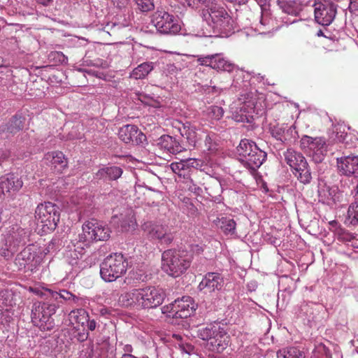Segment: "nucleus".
I'll use <instances>...</instances> for the list:
<instances>
[{
    "label": "nucleus",
    "mask_w": 358,
    "mask_h": 358,
    "mask_svg": "<svg viewBox=\"0 0 358 358\" xmlns=\"http://www.w3.org/2000/svg\"><path fill=\"white\" fill-rule=\"evenodd\" d=\"M201 15L206 22L210 36L228 37L234 32V22L222 4L211 3L203 8Z\"/></svg>",
    "instance_id": "obj_1"
},
{
    "label": "nucleus",
    "mask_w": 358,
    "mask_h": 358,
    "mask_svg": "<svg viewBox=\"0 0 358 358\" xmlns=\"http://www.w3.org/2000/svg\"><path fill=\"white\" fill-rule=\"evenodd\" d=\"M192 262V257L185 250L169 249L162 255V269L167 275L177 278L186 272Z\"/></svg>",
    "instance_id": "obj_2"
},
{
    "label": "nucleus",
    "mask_w": 358,
    "mask_h": 358,
    "mask_svg": "<svg viewBox=\"0 0 358 358\" xmlns=\"http://www.w3.org/2000/svg\"><path fill=\"white\" fill-rule=\"evenodd\" d=\"M238 160L251 171H255L266 160V153L252 141L243 139L237 147Z\"/></svg>",
    "instance_id": "obj_3"
},
{
    "label": "nucleus",
    "mask_w": 358,
    "mask_h": 358,
    "mask_svg": "<svg viewBox=\"0 0 358 358\" xmlns=\"http://www.w3.org/2000/svg\"><path fill=\"white\" fill-rule=\"evenodd\" d=\"M28 241L29 232L27 230L17 225L12 226L0 248V256L6 260L11 259L19 248Z\"/></svg>",
    "instance_id": "obj_4"
},
{
    "label": "nucleus",
    "mask_w": 358,
    "mask_h": 358,
    "mask_svg": "<svg viewBox=\"0 0 358 358\" xmlns=\"http://www.w3.org/2000/svg\"><path fill=\"white\" fill-rule=\"evenodd\" d=\"M128 262L121 253L107 256L100 265V275L106 282H113L127 271Z\"/></svg>",
    "instance_id": "obj_5"
},
{
    "label": "nucleus",
    "mask_w": 358,
    "mask_h": 358,
    "mask_svg": "<svg viewBox=\"0 0 358 358\" xmlns=\"http://www.w3.org/2000/svg\"><path fill=\"white\" fill-rule=\"evenodd\" d=\"M58 304L48 301L35 302L31 309V321L34 325L43 330H50L53 327V320L51 316L55 313Z\"/></svg>",
    "instance_id": "obj_6"
},
{
    "label": "nucleus",
    "mask_w": 358,
    "mask_h": 358,
    "mask_svg": "<svg viewBox=\"0 0 358 358\" xmlns=\"http://www.w3.org/2000/svg\"><path fill=\"white\" fill-rule=\"evenodd\" d=\"M43 258V255L38 254L34 245H29L16 255L14 264L20 271L34 273L38 270Z\"/></svg>",
    "instance_id": "obj_7"
},
{
    "label": "nucleus",
    "mask_w": 358,
    "mask_h": 358,
    "mask_svg": "<svg viewBox=\"0 0 358 358\" xmlns=\"http://www.w3.org/2000/svg\"><path fill=\"white\" fill-rule=\"evenodd\" d=\"M35 218L43 231H53L59 221V208L51 202L38 204L35 210Z\"/></svg>",
    "instance_id": "obj_8"
},
{
    "label": "nucleus",
    "mask_w": 358,
    "mask_h": 358,
    "mask_svg": "<svg viewBox=\"0 0 358 358\" xmlns=\"http://www.w3.org/2000/svg\"><path fill=\"white\" fill-rule=\"evenodd\" d=\"M152 23L157 31L162 34L176 35L181 29L179 19L164 10H157L153 14Z\"/></svg>",
    "instance_id": "obj_9"
},
{
    "label": "nucleus",
    "mask_w": 358,
    "mask_h": 358,
    "mask_svg": "<svg viewBox=\"0 0 358 358\" xmlns=\"http://www.w3.org/2000/svg\"><path fill=\"white\" fill-rule=\"evenodd\" d=\"M110 231L104 224L91 220L85 222L83 225V233L79 234L78 238L87 243L92 241H106L110 237Z\"/></svg>",
    "instance_id": "obj_10"
},
{
    "label": "nucleus",
    "mask_w": 358,
    "mask_h": 358,
    "mask_svg": "<svg viewBox=\"0 0 358 358\" xmlns=\"http://www.w3.org/2000/svg\"><path fill=\"white\" fill-rule=\"evenodd\" d=\"M300 147L315 163L322 162L327 153L326 142L321 137L303 136L300 141Z\"/></svg>",
    "instance_id": "obj_11"
},
{
    "label": "nucleus",
    "mask_w": 358,
    "mask_h": 358,
    "mask_svg": "<svg viewBox=\"0 0 358 358\" xmlns=\"http://www.w3.org/2000/svg\"><path fill=\"white\" fill-rule=\"evenodd\" d=\"M233 119L236 122H251L255 113L254 100L252 99H238L230 106Z\"/></svg>",
    "instance_id": "obj_12"
},
{
    "label": "nucleus",
    "mask_w": 358,
    "mask_h": 358,
    "mask_svg": "<svg viewBox=\"0 0 358 358\" xmlns=\"http://www.w3.org/2000/svg\"><path fill=\"white\" fill-rule=\"evenodd\" d=\"M87 243L80 240L71 241L66 247L64 258L67 263L71 265L76 270L83 269L84 262L83 257L85 253V247Z\"/></svg>",
    "instance_id": "obj_13"
},
{
    "label": "nucleus",
    "mask_w": 358,
    "mask_h": 358,
    "mask_svg": "<svg viewBox=\"0 0 358 358\" xmlns=\"http://www.w3.org/2000/svg\"><path fill=\"white\" fill-rule=\"evenodd\" d=\"M314 14L315 21L322 25L329 26L335 19L337 6L330 1L323 0L315 2Z\"/></svg>",
    "instance_id": "obj_14"
},
{
    "label": "nucleus",
    "mask_w": 358,
    "mask_h": 358,
    "mask_svg": "<svg viewBox=\"0 0 358 358\" xmlns=\"http://www.w3.org/2000/svg\"><path fill=\"white\" fill-rule=\"evenodd\" d=\"M196 307L192 297L184 296L170 303L166 308L173 317L187 318L194 314Z\"/></svg>",
    "instance_id": "obj_15"
},
{
    "label": "nucleus",
    "mask_w": 358,
    "mask_h": 358,
    "mask_svg": "<svg viewBox=\"0 0 358 358\" xmlns=\"http://www.w3.org/2000/svg\"><path fill=\"white\" fill-rule=\"evenodd\" d=\"M149 286L143 288L133 289L122 294L119 302L124 306H136L138 308H148V293Z\"/></svg>",
    "instance_id": "obj_16"
},
{
    "label": "nucleus",
    "mask_w": 358,
    "mask_h": 358,
    "mask_svg": "<svg viewBox=\"0 0 358 358\" xmlns=\"http://www.w3.org/2000/svg\"><path fill=\"white\" fill-rule=\"evenodd\" d=\"M143 229L149 238L157 240L162 244L169 245L173 240V234L163 225L148 222L144 224Z\"/></svg>",
    "instance_id": "obj_17"
},
{
    "label": "nucleus",
    "mask_w": 358,
    "mask_h": 358,
    "mask_svg": "<svg viewBox=\"0 0 358 358\" xmlns=\"http://www.w3.org/2000/svg\"><path fill=\"white\" fill-rule=\"evenodd\" d=\"M336 165L341 175L358 178V155H349L338 157Z\"/></svg>",
    "instance_id": "obj_18"
},
{
    "label": "nucleus",
    "mask_w": 358,
    "mask_h": 358,
    "mask_svg": "<svg viewBox=\"0 0 358 358\" xmlns=\"http://www.w3.org/2000/svg\"><path fill=\"white\" fill-rule=\"evenodd\" d=\"M118 136L125 143L141 145L146 141L145 135L134 124H127L121 127Z\"/></svg>",
    "instance_id": "obj_19"
},
{
    "label": "nucleus",
    "mask_w": 358,
    "mask_h": 358,
    "mask_svg": "<svg viewBox=\"0 0 358 358\" xmlns=\"http://www.w3.org/2000/svg\"><path fill=\"white\" fill-rule=\"evenodd\" d=\"M201 166V161L194 158L181 159L179 162H173L170 165L172 171L184 179H189L192 170L197 169Z\"/></svg>",
    "instance_id": "obj_20"
},
{
    "label": "nucleus",
    "mask_w": 358,
    "mask_h": 358,
    "mask_svg": "<svg viewBox=\"0 0 358 358\" xmlns=\"http://www.w3.org/2000/svg\"><path fill=\"white\" fill-rule=\"evenodd\" d=\"M224 285V278L220 273H208L199 283V289L207 294L221 290Z\"/></svg>",
    "instance_id": "obj_21"
},
{
    "label": "nucleus",
    "mask_w": 358,
    "mask_h": 358,
    "mask_svg": "<svg viewBox=\"0 0 358 358\" xmlns=\"http://www.w3.org/2000/svg\"><path fill=\"white\" fill-rule=\"evenodd\" d=\"M272 136L278 141L285 144L294 142L298 138V134L294 126H275L272 129Z\"/></svg>",
    "instance_id": "obj_22"
},
{
    "label": "nucleus",
    "mask_w": 358,
    "mask_h": 358,
    "mask_svg": "<svg viewBox=\"0 0 358 358\" xmlns=\"http://www.w3.org/2000/svg\"><path fill=\"white\" fill-rule=\"evenodd\" d=\"M23 185L22 180L15 174H8L0 178V198L6 193L16 192Z\"/></svg>",
    "instance_id": "obj_23"
},
{
    "label": "nucleus",
    "mask_w": 358,
    "mask_h": 358,
    "mask_svg": "<svg viewBox=\"0 0 358 358\" xmlns=\"http://www.w3.org/2000/svg\"><path fill=\"white\" fill-rule=\"evenodd\" d=\"M44 162L50 164L52 169L57 173H61L67 166V159L59 151L48 152L44 157Z\"/></svg>",
    "instance_id": "obj_24"
},
{
    "label": "nucleus",
    "mask_w": 358,
    "mask_h": 358,
    "mask_svg": "<svg viewBox=\"0 0 358 358\" xmlns=\"http://www.w3.org/2000/svg\"><path fill=\"white\" fill-rule=\"evenodd\" d=\"M213 338L211 341L207 343V347L210 351L222 352L229 345V336L223 327Z\"/></svg>",
    "instance_id": "obj_25"
},
{
    "label": "nucleus",
    "mask_w": 358,
    "mask_h": 358,
    "mask_svg": "<svg viewBox=\"0 0 358 358\" xmlns=\"http://www.w3.org/2000/svg\"><path fill=\"white\" fill-rule=\"evenodd\" d=\"M213 62L211 68L217 71H223L232 72L234 71L236 73V76L243 74V71L240 70L234 64L227 59L222 54L213 55Z\"/></svg>",
    "instance_id": "obj_26"
},
{
    "label": "nucleus",
    "mask_w": 358,
    "mask_h": 358,
    "mask_svg": "<svg viewBox=\"0 0 358 358\" xmlns=\"http://www.w3.org/2000/svg\"><path fill=\"white\" fill-rule=\"evenodd\" d=\"M123 171L120 167L112 166L99 169L95 173L94 178L103 180H116L122 175Z\"/></svg>",
    "instance_id": "obj_27"
},
{
    "label": "nucleus",
    "mask_w": 358,
    "mask_h": 358,
    "mask_svg": "<svg viewBox=\"0 0 358 358\" xmlns=\"http://www.w3.org/2000/svg\"><path fill=\"white\" fill-rule=\"evenodd\" d=\"M157 145L161 149L173 155L180 153L185 150V148L176 141V138L169 135H164L161 136Z\"/></svg>",
    "instance_id": "obj_28"
},
{
    "label": "nucleus",
    "mask_w": 358,
    "mask_h": 358,
    "mask_svg": "<svg viewBox=\"0 0 358 358\" xmlns=\"http://www.w3.org/2000/svg\"><path fill=\"white\" fill-rule=\"evenodd\" d=\"M166 298L165 291L158 287L149 286L148 293V308H155L159 306Z\"/></svg>",
    "instance_id": "obj_29"
},
{
    "label": "nucleus",
    "mask_w": 358,
    "mask_h": 358,
    "mask_svg": "<svg viewBox=\"0 0 358 358\" xmlns=\"http://www.w3.org/2000/svg\"><path fill=\"white\" fill-rule=\"evenodd\" d=\"M284 157L286 163L293 170L305 164L307 162L303 155L292 148L287 149L284 152Z\"/></svg>",
    "instance_id": "obj_30"
},
{
    "label": "nucleus",
    "mask_w": 358,
    "mask_h": 358,
    "mask_svg": "<svg viewBox=\"0 0 358 358\" xmlns=\"http://www.w3.org/2000/svg\"><path fill=\"white\" fill-rule=\"evenodd\" d=\"M278 4L282 11L292 16H297L303 10V6L299 0H278Z\"/></svg>",
    "instance_id": "obj_31"
},
{
    "label": "nucleus",
    "mask_w": 358,
    "mask_h": 358,
    "mask_svg": "<svg viewBox=\"0 0 358 358\" xmlns=\"http://www.w3.org/2000/svg\"><path fill=\"white\" fill-rule=\"evenodd\" d=\"M213 222L226 236H236V223L233 219L227 217H217Z\"/></svg>",
    "instance_id": "obj_32"
},
{
    "label": "nucleus",
    "mask_w": 358,
    "mask_h": 358,
    "mask_svg": "<svg viewBox=\"0 0 358 358\" xmlns=\"http://www.w3.org/2000/svg\"><path fill=\"white\" fill-rule=\"evenodd\" d=\"M47 299H50L52 303L58 304V307L60 303H62L64 301H70L71 299L75 300L76 298L72 293L69 292L66 289L60 290L59 292L52 291L50 289L45 290Z\"/></svg>",
    "instance_id": "obj_33"
},
{
    "label": "nucleus",
    "mask_w": 358,
    "mask_h": 358,
    "mask_svg": "<svg viewBox=\"0 0 358 358\" xmlns=\"http://www.w3.org/2000/svg\"><path fill=\"white\" fill-rule=\"evenodd\" d=\"M221 327L220 323L217 322L211 323L206 327H200L197 330V336L208 343L212 341L213 336L219 332Z\"/></svg>",
    "instance_id": "obj_34"
},
{
    "label": "nucleus",
    "mask_w": 358,
    "mask_h": 358,
    "mask_svg": "<svg viewBox=\"0 0 358 358\" xmlns=\"http://www.w3.org/2000/svg\"><path fill=\"white\" fill-rule=\"evenodd\" d=\"M220 138L217 134L213 132L205 134L204 138V152L208 154H213L220 148Z\"/></svg>",
    "instance_id": "obj_35"
},
{
    "label": "nucleus",
    "mask_w": 358,
    "mask_h": 358,
    "mask_svg": "<svg viewBox=\"0 0 358 358\" xmlns=\"http://www.w3.org/2000/svg\"><path fill=\"white\" fill-rule=\"evenodd\" d=\"M292 173L297 180L303 185L309 184L312 180L310 169L307 162L303 166L293 170Z\"/></svg>",
    "instance_id": "obj_36"
},
{
    "label": "nucleus",
    "mask_w": 358,
    "mask_h": 358,
    "mask_svg": "<svg viewBox=\"0 0 358 358\" xmlns=\"http://www.w3.org/2000/svg\"><path fill=\"white\" fill-rule=\"evenodd\" d=\"M154 69V63L146 62L139 64L130 74V77L136 80L145 78Z\"/></svg>",
    "instance_id": "obj_37"
},
{
    "label": "nucleus",
    "mask_w": 358,
    "mask_h": 358,
    "mask_svg": "<svg viewBox=\"0 0 358 358\" xmlns=\"http://www.w3.org/2000/svg\"><path fill=\"white\" fill-rule=\"evenodd\" d=\"M278 358H305L303 351L299 348L291 346L284 348L277 352Z\"/></svg>",
    "instance_id": "obj_38"
},
{
    "label": "nucleus",
    "mask_w": 358,
    "mask_h": 358,
    "mask_svg": "<svg viewBox=\"0 0 358 358\" xmlns=\"http://www.w3.org/2000/svg\"><path fill=\"white\" fill-rule=\"evenodd\" d=\"M336 189L329 186L320 187L318 189V196L320 201L329 203L335 200Z\"/></svg>",
    "instance_id": "obj_39"
},
{
    "label": "nucleus",
    "mask_w": 358,
    "mask_h": 358,
    "mask_svg": "<svg viewBox=\"0 0 358 358\" xmlns=\"http://www.w3.org/2000/svg\"><path fill=\"white\" fill-rule=\"evenodd\" d=\"M121 216L120 227L123 231L135 229L136 222L131 210H129L125 215H121Z\"/></svg>",
    "instance_id": "obj_40"
},
{
    "label": "nucleus",
    "mask_w": 358,
    "mask_h": 358,
    "mask_svg": "<svg viewBox=\"0 0 358 358\" xmlns=\"http://www.w3.org/2000/svg\"><path fill=\"white\" fill-rule=\"evenodd\" d=\"M138 99L145 105L153 108H159L161 106V103L158 96H155L144 92H141L138 94Z\"/></svg>",
    "instance_id": "obj_41"
},
{
    "label": "nucleus",
    "mask_w": 358,
    "mask_h": 358,
    "mask_svg": "<svg viewBox=\"0 0 358 358\" xmlns=\"http://www.w3.org/2000/svg\"><path fill=\"white\" fill-rule=\"evenodd\" d=\"M182 136L186 138L188 143L192 146H195L198 141V134L193 127H185L183 131L181 132Z\"/></svg>",
    "instance_id": "obj_42"
},
{
    "label": "nucleus",
    "mask_w": 358,
    "mask_h": 358,
    "mask_svg": "<svg viewBox=\"0 0 358 358\" xmlns=\"http://www.w3.org/2000/svg\"><path fill=\"white\" fill-rule=\"evenodd\" d=\"M71 320L84 325L87 321L88 315L84 309L73 310L69 314Z\"/></svg>",
    "instance_id": "obj_43"
},
{
    "label": "nucleus",
    "mask_w": 358,
    "mask_h": 358,
    "mask_svg": "<svg viewBox=\"0 0 358 358\" xmlns=\"http://www.w3.org/2000/svg\"><path fill=\"white\" fill-rule=\"evenodd\" d=\"M23 118L21 116L13 117L8 122V132L14 134L23 129Z\"/></svg>",
    "instance_id": "obj_44"
},
{
    "label": "nucleus",
    "mask_w": 358,
    "mask_h": 358,
    "mask_svg": "<svg viewBox=\"0 0 358 358\" xmlns=\"http://www.w3.org/2000/svg\"><path fill=\"white\" fill-rule=\"evenodd\" d=\"M206 115L213 120H219L224 115V110L220 106H211L207 108Z\"/></svg>",
    "instance_id": "obj_45"
},
{
    "label": "nucleus",
    "mask_w": 358,
    "mask_h": 358,
    "mask_svg": "<svg viewBox=\"0 0 358 358\" xmlns=\"http://www.w3.org/2000/svg\"><path fill=\"white\" fill-rule=\"evenodd\" d=\"M312 358H331L328 348L322 343L318 344L313 352Z\"/></svg>",
    "instance_id": "obj_46"
},
{
    "label": "nucleus",
    "mask_w": 358,
    "mask_h": 358,
    "mask_svg": "<svg viewBox=\"0 0 358 358\" xmlns=\"http://www.w3.org/2000/svg\"><path fill=\"white\" fill-rule=\"evenodd\" d=\"M348 216L352 224H358V201H355L350 205Z\"/></svg>",
    "instance_id": "obj_47"
},
{
    "label": "nucleus",
    "mask_w": 358,
    "mask_h": 358,
    "mask_svg": "<svg viewBox=\"0 0 358 358\" xmlns=\"http://www.w3.org/2000/svg\"><path fill=\"white\" fill-rule=\"evenodd\" d=\"M135 1L142 12H148L154 8L152 0H135Z\"/></svg>",
    "instance_id": "obj_48"
},
{
    "label": "nucleus",
    "mask_w": 358,
    "mask_h": 358,
    "mask_svg": "<svg viewBox=\"0 0 358 358\" xmlns=\"http://www.w3.org/2000/svg\"><path fill=\"white\" fill-rule=\"evenodd\" d=\"M82 65L86 66L101 67L103 69H105L108 66L106 62H103L102 59L99 58L94 60L83 59Z\"/></svg>",
    "instance_id": "obj_49"
},
{
    "label": "nucleus",
    "mask_w": 358,
    "mask_h": 358,
    "mask_svg": "<svg viewBox=\"0 0 358 358\" xmlns=\"http://www.w3.org/2000/svg\"><path fill=\"white\" fill-rule=\"evenodd\" d=\"M185 2L192 8H197L200 5H204V8H207L211 3H217L215 0H185Z\"/></svg>",
    "instance_id": "obj_50"
},
{
    "label": "nucleus",
    "mask_w": 358,
    "mask_h": 358,
    "mask_svg": "<svg viewBox=\"0 0 358 358\" xmlns=\"http://www.w3.org/2000/svg\"><path fill=\"white\" fill-rule=\"evenodd\" d=\"M187 187H188V189L196 194H199L201 192V188L199 187L197 185H196L192 178H190V176L189 177V179H185Z\"/></svg>",
    "instance_id": "obj_51"
},
{
    "label": "nucleus",
    "mask_w": 358,
    "mask_h": 358,
    "mask_svg": "<svg viewBox=\"0 0 358 358\" xmlns=\"http://www.w3.org/2000/svg\"><path fill=\"white\" fill-rule=\"evenodd\" d=\"M50 57L53 59H56L60 64H67L68 58L62 52H51Z\"/></svg>",
    "instance_id": "obj_52"
},
{
    "label": "nucleus",
    "mask_w": 358,
    "mask_h": 358,
    "mask_svg": "<svg viewBox=\"0 0 358 358\" xmlns=\"http://www.w3.org/2000/svg\"><path fill=\"white\" fill-rule=\"evenodd\" d=\"M123 354L120 358H138L133 355L131 353L133 352V347L130 344H126L123 346Z\"/></svg>",
    "instance_id": "obj_53"
},
{
    "label": "nucleus",
    "mask_w": 358,
    "mask_h": 358,
    "mask_svg": "<svg viewBox=\"0 0 358 358\" xmlns=\"http://www.w3.org/2000/svg\"><path fill=\"white\" fill-rule=\"evenodd\" d=\"M213 59V55H210L206 56H199L197 59V61L201 65H205L211 67Z\"/></svg>",
    "instance_id": "obj_54"
},
{
    "label": "nucleus",
    "mask_w": 358,
    "mask_h": 358,
    "mask_svg": "<svg viewBox=\"0 0 358 358\" xmlns=\"http://www.w3.org/2000/svg\"><path fill=\"white\" fill-rule=\"evenodd\" d=\"M268 13L264 12V10L262 11V17L260 19V24L263 27H266L267 25H269L271 22V18L267 16Z\"/></svg>",
    "instance_id": "obj_55"
},
{
    "label": "nucleus",
    "mask_w": 358,
    "mask_h": 358,
    "mask_svg": "<svg viewBox=\"0 0 358 358\" xmlns=\"http://www.w3.org/2000/svg\"><path fill=\"white\" fill-rule=\"evenodd\" d=\"M349 8L351 12H358V0H350Z\"/></svg>",
    "instance_id": "obj_56"
},
{
    "label": "nucleus",
    "mask_w": 358,
    "mask_h": 358,
    "mask_svg": "<svg viewBox=\"0 0 358 358\" xmlns=\"http://www.w3.org/2000/svg\"><path fill=\"white\" fill-rule=\"evenodd\" d=\"M86 323L89 330L94 331L96 329V322L94 320H90L88 317Z\"/></svg>",
    "instance_id": "obj_57"
},
{
    "label": "nucleus",
    "mask_w": 358,
    "mask_h": 358,
    "mask_svg": "<svg viewBox=\"0 0 358 358\" xmlns=\"http://www.w3.org/2000/svg\"><path fill=\"white\" fill-rule=\"evenodd\" d=\"M78 71L80 72H82V73H87L88 74L94 76L96 77H100V76L99 75L98 72H96L95 71H93V70H87V69H85L80 68L78 69Z\"/></svg>",
    "instance_id": "obj_58"
},
{
    "label": "nucleus",
    "mask_w": 358,
    "mask_h": 358,
    "mask_svg": "<svg viewBox=\"0 0 358 358\" xmlns=\"http://www.w3.org/2000/svg\"><path fill=\"white\" fill-rule=\"evenodd\" d=\"M255 1L257 2V3L261 7L262 11L266 10V6L268 5L267 0H255Z\"/></svg>",
    "instance_id": "obj_59"
},
{
    "label": "nucleus",
    "mask_w": 358,
    "mask_h": 358,
    "mask_svg": "<svg viewBox=\"0 0 358 358\" xmlns=\"http://www.w3.org/2000/svg\"><path fill=\"white\" fill-rule=\"evenodd\" d=\"M192 250L194 252H196L197 254H199L201 252L203 251V248L201 246L199 245H192Z\"/></svg>",
    "instance_id": "obj_60"
},
{
    "label": "nucleus",
    "mask_w": 358,
    "mask_h": 358,
    "mask_svg": "<svg viewBox=\"0 0 358 358\" xmlns=\"http://www.w3.org/2000/svg\"><path fill=\"white\" fill-rule=\"evenodd\" d=\"M127 4V0H120V1H118L117 3L116 6L119 8H124Z\"/></svg>",
    "instance_id": "obj_61"
},
{
    "label": "nucleus",
    "mask_w": 358,
    "mask_h": 358,
    "mask_svg": "<svg viewBox=\"0 0 358 358\" xmlns=\"http://www.w3.org/2000/svg\"><path fill=\"white\" fill-rule=\"evenodd\" d=\"M9 156H10L9 152H8V151H2L0 153V161L1 159H6L8 158Z\"/></svg>",
    "instance_id": "obj_62"
},
{
    "label": "nucleus",
    "mask_w": 358,
    "mask_h": 358,
    "mask_svg": "<svg viewBox=\"0 0 358 358\" xmlns=\"http://www.w3.org/2000/svg\"><path fill=\"white\" fill-rule=\"evenodd\" d=\"M53 0H36L38 3H40L43 6H48L50 5Z\"/></svg>",
    "instance_id": "obj_63"
},
{
    "label": "nucleus",
    "mask_w": 358,
    "mask_h": 358,
    "mask_svg": "<svg viewBox=\"0 0 358 358\" xmlns=\"http://www.w3.org/2000/svg\"><path fill=\"white\" fill-rule=\"evenodd\" d=\"M248 1V0H234L233 3L241 5V4L246 3Z\"/></svg>",
    "instance_id": "obj_64"
}]
</instances>
